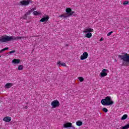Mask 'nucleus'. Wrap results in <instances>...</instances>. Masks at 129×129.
Returning <instances> with one entry per match:
<instances>
[{
	"label": "nucleus",
	"mask_w": 129,
	"mask_h": 129,
	"mask_svg": "<svg viewBox=\"0 0 129 129\" xmlns=\"http://www.w3.org/2000/svg\"><path fill=\"white\" fill-rule=\"evenodd\" d=\"M4 121H5V122H10L12 120V117L10 116H7L3 118Z\"/></svg>",
	"instance_id": "obj_13"
},
{
	"label": "nucleus",
	"mask_w": 129,
	"mask_h": 129,
	"mask_svg": "<svg viewBox=\"0 0 129 129\" xmlns=\"http://www.w3.org/2000/svg\"><path fill=\"white\" fill-rule=\"evenodd\" d=\"M102 111L104 112H107V111H108V109H107V108H105V107H104L102 109Z\"/></svg>",
	"instance_id": "obj_24"
},
{
	"label": "nucleus",
	"mask_w": 129,
	"mask_h": 129,
	"mask_svg": "<svg viewBox=\"0 0 129 129\" xmlns=\"http://www.w3.org/2000/svg\"><path fill=\"white\" fill-rule=\"evenodd\" d=\"M107 72H108V70L103 69L102 72L100 73L101 77H105V76H107Z\"/></svg>",
	"instance_id": "obj_8"
},
{
	"label": "nucleus",
	"mask_w": 129,
	"mask_h": 129,
	"mask_svg": "<svg viewBox=\"0 0 129 129\" xmlns=\"http://www.w3.org/2000/svg\"><path fill=\"white\" fill-rule=\"evenodd\" d=\"M16 52L15 50H13L9 52V54H12V53H15Z\"/></svg>",
	"instance_id": "obj_28"
},
{
	"label": "nucleus",
	"mask_w": 129,
	"mask_h": 129,
	"mask_svg": "<svg viewBox=\"0 0 129 129\" xmlns=\"http://www.w3.org/2000/svg\"><path fill=\"white\" fill-rule=\"evenodd\" d=\"M28 38V37L26 36H17V37H15V36H12V41H16V40H22V39L24 40H26V38Z\"/></svg>",
	"instance_id": "obj_9"
},
{
	"label": "nucleus",
	"mask_w": 129,
	"mask_h": 129,
	"mask_svg": "<svg viewBox=\"0 0 129 129\" xmlns=\"http://www.w3.org/2000/svg\"><path fill=\"white\" fill-rule=\"evenodd\" d=\"M18 70H23V65L19 66Z\"/></svg>",
	"instance_id": "obj_25"
},
{
	"label": "nucleus",
	"mask_w": 129,
	"mask_h": 129,
	"mask_svg": "<svg viewBox=\"0 0 129 129\" xmlns=\"http://www.w3.org/2000/svg\"><path fill=\"white\" fill-rule=\"evenodd\" d=\"M1 57H2V56L0 55V58H1Z\"/></svg>",
	"instance_id": "obj_32"
},
{
	"label": "nucleus",
	"mask_w": 129,
	"mask_h": 129,
	"mask_svg": "<svg viewBox=\"0 0 129 129\" xmlns=\"http://www.w3.org/2000/svg\"><path fill=\"white\" fill-rule=\"evenodd\" d=\"M118 57L120 60H122L123 66H129V54L123 52Z\"/></svg>",
	"instance_id": "obj_1"
},
{
	"label": "nucleus",
	"mask_w": 129,
	"mask_h": 129,
	"mask_svg": "<svg viewBox=\"0 0 129 129\" xmlns=\"http://www.w3.org/2000/svg\"><path fill=\"white\" fill-rule=\"evenodd\" d=\"M7 50H9V47H5L3 48V49H1L0 50V53H3V52H4V51H6Z\"/></svg>",
	"instance_id": "obj_22"
},
{
	"label": "nucleus",
	"mask_w": 129,
	"mask_h": 129,
	"mask_svg": "<svg viewBox=\"0 0 129 129\" xmlns=\"http://www.w3.org/2000/svg\"><path fill=\"white\" fill-rule=\"evenodd\" d=\"M88 57V53L85 52L83 53L82 55L80 56L81 60H85V59H87Z\"/></svg>",
	"instance_id": "obj_10"
},
{
	"label": "nucleus",
	"mask_w": 129,
	"mask_h": 129,
	"mask_svg": "<svg viewBox=\"0 0 129 129\" xmlns=\"http://www.w3.org/2000/svg\"><path fill=\"white\" fill-rule=\"evenodd\" d=\"M101 103L102 105L109 106V105H112L114 102L111 99V97L110 96H107L105 98L101 100Z\"/></svg>",
	"instance_id": "obj_2"
},
{
	"label": "nucleus",
	"mask_w": 129,
	"mask_h": 129,
	"mask_svg": "<svg viewBox=\"0 0 129 129\" xmlns=\"http://www.w3.org/2000/svg\"><path fill=\"white\" fill-rule=\"evenodd\" d=\"M76 124L78 125V126H81V125H82V122L78 121L76 122Z\"/></svg>",
	"instance_id": "obj_20"
},
{
	"label": "nucleus",
	"mask_w": 129,
	"mask_h": 129,
	"mask_svg": "<svg viewBox=\"0 0 129 129\" xmlns=\"http://www.w3.org/2000/svg\"><path fill=\"white\" fill-rule=\"evenodd\" d=\"M33 15H34V16H38V15H41V13H40V12H38V11H34L33 12Z\"/></svg>",
	"instance_id": "obj_19"
},
{
	"label": "nucleus",
	"mask_w": 129,
	"mask_h": 129,
	"mask_svg": "<svg viewBox=\"0 0 129 129\" xmlns=\"http://www.w3.org/2000/svg\"><path fill=\"white\" fill-rule=\"evenodd\" d=\"M63 127L65 128H67L68 127H72V123L71 122H67L63 124Z\"/></svg>",
	"instance_id": "obj_12"
},
{
	"label": "nucleus",
	"mask_w": 129,
	"mask_h": 129,
	"mask_svg": "<svg viewBox=\"0 0 129 129\" xmlns=\"http://www.w3.org/2000/svg\"><path fill=\"white\" fill-rule=\"evenodd\" d=\"M120 129H128L129 128V124H126L124 126H122V128H120Z\"/></svg>",
	"instance_id": "obj_21"
},
{
	"label": "nucleus",
	"mask_w": 129,
	"mask_h": 129,
	"mask_svg": "<svg viewBox=\"0 0 129 129\" xmlns=\"http://www.w3.org/2000/svg\"><path fill=\"white\" fill-rule=\"evenodd\" d=\"M100 42H101L102 41H103V38L102 37L100 39Z\"/></svg>",
	"instance_id": "obj_30"
},
{
	"label": "nucleus",
	"mask_w": 129,
	"mask_h": 129,
	"mask_svg": "<svg viewBox=\"0 0 129 129\" xmlns=\"http://www.w3.org/2000/svg\"><path fill=\"white\" fill-rule=\"evenodd\" d=\"M127 118V115L126 114H124L121 118V119L122 120H124V119H126Z\"/></svg>",
	"instance_id": "obj_18"
},
{
	"label": "nucleus",
	"mask_w": 129,
	"mask_h": 129,
	"mask_svg": "<svg viewBox=\"0 0 129 129\" xmlns=\"http://www.w3.org/2000/svg\"><path fill=\"white\" fill-rule=\"evenodd\" d=\"M34 11H36V8H32L31 10L28 11V12L25 14V17H24V19L26 20V19H27V15H29V14H31V13L34 12Z\"/></svg>",
	"instance_id": "obj_11"
},
{
	"label": "nucleus",
	"mask_w": 129,
	"mask_h": 129,
	"mask_svg": "<svg viewBox=\"0 0 129 129\" xmlns=\"http://www.w3.org/2000/svg\"><path fill=\"white\" fill-rule=\"evenodd\" d=\"M129 2L128 1H125L123 3V5H128V4Z\"/></svg>",
	"instance_id": "obj_27"
},
{
	"label": "nucleus",
	"mask_w": 129,
	"mask_h": 129,
	"mask_svg": "<svg viewBox=\"0 0 129 129\" xmlns=\"http://www.w3.org/2000/svg\"><path fill=\"white\" fill-rule=\"evenodd\" d=\"M20 62H21V60H20V59L15 58L12 60V63H13L14 64H19Z\"/></svg>",
	"instance_id": "obj_16"
},
{
	"label": "nucleus",
	"mask_w": 129,
	"mask_h": 129,
	"mask_svg": "<svg viewBox=\"0 0 129 129\" xmlns=\"http://www.w3.org/2000/svg\"><path fill=\"white\" fill-rule=\"evenodd\" d=\"M11 41H13V36L5 35L0 37V42L2 43H7V42H11Z\"/></svg>",
	"instance_id": "obj_5"
},
{
	"label": "nucleus",
	"mask_w": 129,
	"mask_h": 129,
	"mask_svg": "<svg viewBox=\"0 0 129 129\" xmlns=\"http://www.w3.org/2000/svg\"><path fill=\"white\" fill-rule=\"evenodd\" d=\"M51 106H52V108H56L57 107H59L60 106V102L58 100H54L52 102H51Z\"/></svg>",
	"instance_id": "obj_6"
},
{
	"label": "nucleus",
	"mask_w": 129,
	"mask_h": 129,
	"mask_svg": "<svg viewBox=\"0 0 129 129\" xmlns=\"http://www.w3.org/2000/svg\"><path fill=\"white\" fill-rule=\"evenodd\" d=\"M113 33V32L111 31V32H109V33L107 34V36L108 37H109V36H110V35H111Z\"/></svg>",
	"instance_id": "obj_26"
},
{
	"label": "nucleus",
	"mask_w": 129,
	"mask_h": 129,
	"mask_svg": "<svg viewBox=\"0 0 129 129\" xmlns=\"http://www.w3.org/2000/svg\"><path fill=\"white\" fill-rule=\"evenodd\" d=\"M66 46H68V44H66Z\"/></svg>",
	"instance_id": "obj_31"
},
{
	"label": "nucleus",
	"mask_w": 129,
	"mask_h": 129,
	"mask_svg": "<svg viewBox=\"0 0 129 129\" xmlns=\"http://www.w3.org/2000/svg\"><path fill=\"white\" fill-rule=\"evenodd\" d=\"M24 108L25 109H28V108H29V106H24Z\"/></svg>",
	"instance_id": "obj_29"
},
{
	"label": "nucleus",
	"mask_w": 129,
	"mask_h": 129,
	"mask_svg": "<svg viewBox=\"0 0 129 129\" xmlns=\"http://www.w3.org/2000/svg\"><path fill=\"white\" fill-rule=\"evenodd\" d=\"M57 65H59V66H60V65H61V66H63V67H66V63H61L60 61H59L58 62H57Z\"/></svg>",
	"instance_id": "obj_17"
},
{
	"label": "nucleus",
	"mask_w": 129,
	"mask_h": 129,
	"mask_svg": "<svg viewBox=\"0 0 129 129\" xmlns=\"http://www.w3.org/2000/svg\"><path fill=\"white\" fill-rule=\"evenodd\" d=\"M13 85H14V84L11 83H8L5 85V88L9 89V88H11V87H12Z\"/></svg>",
	"instance_id": "obj_14"
},
{
	"label": "nucleus",
	"mask_w": 129,
	"mask_h": 129,
	"mask_svg": "<svg viewBox=\"0 0 129 129\" xmlns=\"http://www.w3.org/2000/svg\"><path fill=\"white\" fill-rule=\"evenodd\" d=\"M94 31V30H93V29L88 27L87 28H86L84 31L83 33H85V34H86L85 35V37L86 38H91V37H92V32H93Z\"/></svg>",
	"instance_id": "obj_4"
},
{
	"label": "nucleus",
	"mask_w": 129,
	"mask_h": 129,
	"mask_svg": "<svg viewBox=\"0 0 129 129\" xmlns=\"http://www.w3.org/2000/svg\"><path fill=\"white\" fill-rule=\"evenodd\" d=\"M32 1L31 0H23L20 2V5L21 6H28V5H30V3H32Z\"/></svg>",
	"instance_id": "obj_7"
},
{
	"label": "nucleus",
	"mask_w": 129,
	"mask_h": 129,
	"mask_svg": "<svg viewBox=\"0 0 129 129\" xmlns=\"http://www.w3.org/2000/svg\"><path fill=\"white\" fill-rule=\"evenodd\" d=\"M66 12L67 14H62L59 16V18H64V19H66V18H68V17H70L71 16H72L73 14H74L75 12L74 11H72V9L71 8H67L66 9Z\"/></svg>",
	"instance_id": "obj_3"
},
{
	"label": "nucleus",
	"mask_w": 129,
	"mask_h": 129,
	"mask_svg": "<svg viewBox=\"0 0 129 129\" xmlns=\"http://www.w3.org/2000/svg\"><path fill=\"white\" fill-rule=\"evenodd\" d=\"M49 20V17L48 16V15H47L45 17H43L40 20V22H47V21Z\"/></svg>",
	"instance_id": "obj_15"
},
{
	"label": "nucleus",
	"mask_w": 129,
	"mask_h": 129,
	"mask_svg": "<svg viewBox=\"0 0 129 129\" xmlns=\"http://www.w3.org/2000/svg\"><path fill=\"white\" fill-rule=\"evenodd\" d=\"M78 80H79L80 82H83V81H84V79L83 77H79Z\"/></svg>",
	"instance_id": "obj_23"
}]
</instances>
